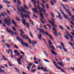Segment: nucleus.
<instances>
[{
  "mask_svg": "<svg viewBox=\"0 0 74 74\" xmlns=\"http://www.w3.org/2000/svg\"><path fill=\"white\" fill-rule=\"evenodd\" d=\"M17 1L18 4H17V5H18L19 6L20 5H22V3H21V2L19 0H17Z\"/></svg>",
  "mask_w": 74,
  "mask_h": 74,
  "instance_id": "obj_18",
  "label": "nucleus"
},
{
  "mask_svg": "<svg viewBox=\"0 0 74 74\" xmlns=\"http://www.w3.org/2000/svg\"><path fill=\"white\" fill-rule=\"evenodd\" d=\"M66 12L68 13V14L69 15V16H70V17H72V14L70 13V11H69V10H66Z\"/></svg>",
  "mask_w": 74,
  "mask_h": 74,
  "instance_id": "obj_10",
  "label": "nucleus"
},
{
  "mask_svg": "<svg viewBox=\"0 0 74 74\" xmlns=\"http://www.w3.org/2000/svg\"><path fill=\"white\" fill-rule=\"evenodd\" d=\"M58 64H59V65H61V66H62V67H63V64L62 63H61V62H58Z\"/></svg>",
  "mask_w": 74,
  "mask_h": 74,
  "instance_id": "obj_20",
  "label": "nucleus"
},
{
  "mask_svg": "<svg viewBox=\"0 0 74 74\" xmlns=\"http://www.w3.org/2000/svg\"><path fill=\"white\" fill-rule=\"evenodd\" d=\"M32 2V3H34V4H36V1L35 0H31Z\"/></svg>",
  "mask_w": 74,
  "mask_h": 74,
  "instance_id": "obj_43",
  "label": "nucleus"
},
{
  "mask_svg": "<svg viewBox=\"0 0 74 74\" xmlns=\"http://www.w3.org/2000/svg\"><path fill=\"white\" fill-rule=\"evenodd\" d=\"M29 34H30L31 37H32V38H33V35H32V33H31V32H30Z\"/></svg>",
  "mask_w": 74,
  "mask_h": 74,
  "instance_id": "obj_57",
  "label": "nucleus"
},
{
  "mask_svg": "<svg viewBox=\"0 0 74 74\" xmlns=\"http://www.w3.org/2000/svg\"><path fill=\"white\" fill-rule=\"evenodd\" d=\"M37 43V42L36 41H33L32 42V44H36Z\"/></svg>",
  "mask_w": 74,
  "mask_h": 74,
  "instance_id": "obj_29",
  "label": "nucleus"
},
{
  "mask_svg": "<svg viewBox=\"0 0 74 74\" xmlns=\"http://www.w3.org/2000/svg\"><path fill=\"white\" fill-rule=\"evenodd\" d=\"M52 29H53V31H54V32H57V30H56V29L55 28H53Z\"/></svg>",
  "mask_w": 74,
  "mask_h": 74,
  "instance_id": "obj_46",
  "label": "nucleus"
},
{
  "mask_svg": "<svg viewBox=\"0 0 74 74\" xmlns=\"http://www.w3.org/2000/svg\"><path fill=\"white\" fill-rule=\"evenodd\" d=\"M63 17L64 18H66V19H67V18L69 17H68V16L67 14H64L63 15Z\"/></svg>",
  "mask_w": 74,
  "mask_h": 74,
  "instance_id": "obj_21",
  "label": "nucleus"
},
{
  "mask_svg": "<svg viewBox=\"0 0 74 74\" xmlns=\"http://www.w3.org/2000/svg\"><path fill=\"white\" fill-rule=\"evenodd\" d=\"M20 34L21 35V37H22L23 38H24V39H26V36H27V37H28V36H27V35H25L24 36L23 35H22V34Z\"/></svg>",
  "mask_w": 74,
  "mask_h": 74,
  "instance_id": "obj_15",
  "label": "nucleus"
},
{
  "mask_svg": "<svg viewBox=\"0 0 74 74\" xmlns=\"http://www.w3.org/2000/svg\"><path fill=\"white\" fill-rule=\"evenodd\" d=\"M26 37V39L27 40H29L28 42L30 44H32V41L29 38V36H25Z\"/></svg>",
  "mask_w": 74,
  "mask_h": 74,
  "instance_id": "obj_14",
  "label": "nucleus"
},
{
  "mask_svg": "<svg viewBox=\"0 0 74 74\" xmlns=\"http://www.w3.org/2000/svg\"><path fill=\"white\" fill-rule=\"evenodd\" d=\"M20 57L21 58V60L22 59V60H23V59H24V58H24V56L22 55V56H20Z\"/></svg>",
  "mask_w": 74,
  "mask_h": 74,
  "instance_id": "obj_50",
  "label": "nucleus"
},
{
  "mask_svg": "<svg viewBox=\"0 0 74 74\" xmlns=\"http://www.w3.org/2000/svg\"><path fill=\"white\" fill-rule=\"evenodd\" d=\"M50 3H51L52 5H54V4H53V2H52V1H50Z\"/></svg>",
  "mask_w": 74,
  "mask_h": 74,
  "instance_id": "obj_56",
  "label": "nucleus"
},
{
  "mask_svg": "<svg viewBox=\"0 0 74 74\" xmlns=\"http://www.w3.org/2000/svg\"><path fill=\"white\" fill-rule=\"evenodd\" d=\"M19 55H20V53H19L18 52L16 53L15 56H19Z\"/></svg>",
  "mask_w": 74,
  "mask_h": 74,
  "instance_id": "obj_34",
  "label": "nucleus"
},
{
  "mask_svg": "<svg viewBox=\"0 0 74 74\" xmlns=\"http://www.w3.org/2000/svg\"><path fill=\"white\" fill-rule=\"evenodd\" d=\"M41 5L42 7H43V8H46V7H45V5H44V4L42 3H41Z\"/></svg>",
  "mask_w": 74,
  "mask_h": 74,
  "instance_id": "obj_45",
  "label": "nucleus"
},
{
  "mask_svg": "<svg viewBox=\"0 0 74 74\" xmlns=\"http://www.w3.org/2000/svg\"><path fill=\"white\" fill-rule=\"evenodd\" d=\"M65 26L67 29H68V30H70V29L69 28V26H68L67 25H66Z\"/></svg>",
  "mask_w": 74,
  "mask_h": 74,
  "instance_id": "obj_53",
  "label": "nucleus"
},
{
  "mask_svg": "<svg viewBox=\"0 0 74 74\" xmlns=\"http://www.w3.org/2000/svg\"><path fill=\"white\" fill-rule=\"evenodd\" d=\"M49 22L51 23L52 25V26L53 27H58V25H55V24L53 23L52 22V21H49Z\"/></svg>",
  "mask_w": 74,
  "mask_h": 74,
  "instance_id": "obj_9",
  "label": "nucleus"
},
{
  "mask_svg": "<svg viewBox=\"0 0 74 74\" xmlns=\"http://www.w3.org/2000/svg\"><path fill=\"white\" fill-rule=\"evenodd\" d=\"M4 22L5 23L8 25V26H10V22H11V20H10V17L8 16L7 17V19L6 18H4Z\"/></svg>",
  "mask_w": 74,
  "mask_h": 74,
  "instance_id": "obj_1",
  "label": "nucleus"
},
{
  "mask_svg": "<svg viewBox=\"0 0 74 74\" xmlns=\"http://www.w3.org/2000/svg\"><path fill=\"white\" fill-rule=\"evenodd\" d=\"M5 45H6L7 48H11V47L10 46V45L9 44H5Z\"/></svg>",
  "mask_w": 74,
  "mask_h": 74,
  "instance_id": "obj_26",
  "label": "nucleus"
},
{
  "mask_svg": "<svg viewBox=\"0 0 74 74\" xmlns=\"http://www.w3.org/2000/svg\"><path fill=\"white\" fill-rule=\"evenodd\" d=\"M24 45H25L27 48H28L29 47V45H28V44L27 43H24Z\"/></svg>",
  "mask_w": 74,
  "mask_h": 74,
  "instance_id": "obj_27",
  "label": "nucleus"
},
{
  "mask_svg": "<svg viewBox=\"0 0 74 74\" xmlns=\"http://www.w3.org/2000/svg\"><path fill=\"white\" fill-rule=\"evenodd\" d=\"M22 21H23V23L24 25H26L27 23L26 22V20L25 19H22Z\"/></svg>",
  "mask_w": 74,
  "mask_h": 74,
  "instance_id": "obj_16",
  "label": "nucleus"
},
{
  "mask_svg": "<svg viewBox=\"0 0 74 74\" xmlns=\"http://www.w3.org/2000/svg\"><path fill=\"white\" fill-rule=\"evenodd\" d=\"M41 10H42V11H44L45 13H46V10L44 8H42Z\"/></svg>",
  "mask_w": 74,
  "mask_h": 74,
  "instance_id": "obj_41",
  "label": "nucleus"
},
{
  "mask_svg": "<svg viewBox=\"0 0 74 74\" xmlns=\"http://www.w3.org/2000/svg\"><path fill=\"white\" fill-rule=\"evenodd\" d=\"M54 36H58V34L56 32H54Z\"/></svg>",
  "mask_w": 74,
  "mask_h": 74,
  "instance_id": "obj_52",
  "label": "nucleus"
},
{
  "mask_svg": "<svg viewBox=\"0 0 74 74\" xmlns=\"http://www.w3.org/2000/svg\"><path fill=\"white\" fill-rule=\"evenodd\" d=\"M45 33L46 34V35L49 36V37L50 38L51 40H53V38L51 34H48V33H47V32H45Z\"/></svg>",
  "mask_w": 74,
  "mask_h": 74,
  "instance_id": "obj_8",
  "label": "nucleus"
},
{
  "mask_svg": "<svg viewBox=\"0 0 74 74\" xmlns=\"http://www.w3.org/2000/svg\"><path fill=\"white\" fill-rule=\"evenodd\" d=\"M21 44H22V45H24V44L25 43L23 42V40H21Z\"/></svg>",
  "mask_w": 74,
  "mask_h": 74,
  "instance_id": "obj_58",
  "label": "nucleus"
},
{
  "mask_svg": "<svg viewBox=\"0 0 74 74\" xmlns=\"http://www.w3.org/2000/svg\"><path fill=\"white\" fill-rule=\"evenodd\" d=\"M43 52L45 55H46L47 57H48V54H47V53H46V52H45L44 51H43Z\"/></svg>",
  "mask_w": 74,
  "mask_h": 74,
  "instance_id": "obj_39",
  "label": "nucleus"
},
{
  "mask_svg": "<svg viewBox=\"0 0 74 74\" xmlns=\"http://www.w3.org/2000/svg\"><path fill=\"white\" fill-rule=\"evenodd\" d=\"M58 16H56V18H58V19H63V18H62V16H61L60 12H58Z\"/></svg>",
  "mask_w": 74,
  "mask_h": 74,
  "instance_id": "obj_6",
  "label": "nucleus"
},
{
  "mask_svg": "<svg viewBox=\"0 0 74 74\" xmlns=\"http://www.w3.org/2000/svg\"><path fill=\"white\" fill-rule=\"evenodd\" d=\"M49 48H51L53 50H54L55 49V47L52 45H49Z\"/></svg>",
  "mask_w": 74,
  "mask_h": 74,
  "instance_id": "obj_24",
  "label": "nucleus"
},
{
  "mask_svg": "<svg viewBox=\"0 0 74 74\" xmlns=\"http://www.w3.org/2000/svg\"><path fill=\"white\" fill-rule=\"evenodd\" d=\"M26 25L27 27H28V28L29 27V23H27Z\"/></svg>",
  "mask_w": 74,
  "mask_h": 74,
  "instance_id": "obj_55",
  "label": "nucleus"
},
{
  "mask_svg": "<svg viewBox=\"0 0 74 74\" xmlns=\"http://www.w3.org/2000/svg\"><path fill=\"white\" fill-rule=\"evenodd\" d=\"M6 11L8 14H9V15H10V11H9V10H7Z\"/></svg>",
  "mask_w": 74,
  "mask_h": 74,
  "instance_id": "obj_48",
  "label": "nucleus"
},
{
  "mask_svg": "<svg viewBox=\"0 0 74 74\" xmlns=\"http://www.w3.org/2000/svg\"><path fill=\"white\" fill-rule=\"evenodd\" d=\"M59 27L60 29H61V30H64V28H63V27H62V26L61 25H59Z\"/></svg>",
  "mask_w": 74,
  "mask_h": 74,
  "instance_id": "obj_28",
  "label": "nucleus"
},
{
  "mask_svg": "<svg viewBox=\"0 0 74 74\" xmlns=\"http://www.w3.org/2000/svg\"><path fill=\"white\" fill-rule=\"evenodd\" d=\"M27 69L28 70H30V67L29 66H27Z\"/></svg>",
  "mask_w": 74,
  "mask_h": 74,
  "instance_id": "obj_64",
  "label": "nucleus"
},
{
  "mask_svg": "<svg viewBox=\"0 0 74 74\" xmlns=\"http://www.w3.org/2000/svg\"><path fill=\"white\" fill-rule=\"evenodd\" d=\"M51 53H52V54H53V55H55L56 56V55H58V54L52 51V50H51Z\"/></svg>",
  "mask_w": 74,
  "mask_h": 74,
  "instance_id": "obj_19",
  "label": "nucleus"
},
{
  "mask_svg": "<svg viewBox=\"0 0 74 74\" xmlns=\"http://www.w3.org/2000/svg\"><path fill=\"white\" fill-rule=\"evenodd\" d=\"M21 58H18V59H17V62L18 63V64H21Z\"/></svg>",
  "mask_w": 74,
  "mask_h": 74,
  "instance_id": "obj_13",
  "label": "nucleus"
},
{
  "mask_svg": "<svg viewBox=\"0 0 74 74\" xmlns=\"http://www.w3.org/2000/svg\"><path fill=\"white\" fill-rule=\"evenodd\" d=\"M52 17H53V18H55V16H54V14H53V13L52 12H51L50 13Z\"/></svg>",
  "mask_w": 74,
  "mask_h": 74,
  "instance_id": "obj_36",
  "label": "nucleus"
},
{
  "mask_svg": "<svg viewBox=\"0 0 74 74\" xmlns=\"http://www.w3.org/2000/svg\"><path fill=\"white\" fill-rule=\"evenodd\" d=\"M20 32L21 33H22V34H24V33H23V30H22V29H20Z\"/></svg>",
  "mask_w": 74,
  "mask_h": 74,
  "instance_id": "obj_40",
  "label": "nucleus"
},
{
  "mask_svg": "<svg viewBox=\"0 0 74 74\" xmlns=\"http://www.w3.org/2000/svg\"><path fill=\"white\" fill-rule=\"evenodd\" d=\"M38 10L40 11V12H39V13H41V12H42V11L41 10V9H40V6H39V5L38 6Z\"/></svg>",
  "mask_w": 74,
  "mask_h": 74,
  "instance_id": "obj_25",
  "label": "nucleus"
},
{
  "mask_svg": "<svg viewBox=\"0 0 74 74\" xmlns=\"http://www.w3.org/2000/svg\"><path fill=\"white\" fill-rule=\"evenodd\" d=\"M39 31L41 33H43L44 34H45V32L44 33V30L43 29H42L40 28L39 29Z\"/></svg>",
  "mask_w": 74,
  "mask_h": 74,
  "instance_id": "obj_12",
  "label": "nucleus"
},
{
  "mask_svg": "<svg viewBox=\"0 0 74 74\" xmlns=\"http://www.w3.org/2000/svg\"><path fill=\"white\" fill-rule=\"evenodd\" d=\"M64 37L66 38V39H67V40H69V38L66 35H65L64 36Z\"/></svg>",
  "mask_w": 74,
  "mask_h": 74,
  "instance_id": "obj_38",
  "label": "nucleus"
},
{
  "mask_svg": "<svg viewBox=\"0 0 74 74\" xmlns=\"http://www.w3.org/2000/svg\"><path fill=\"white\" fill-rule=\"evenodd\" d=\"M21 17L22 18H24V17L25 18H28V19H30V17L27 14H26L25 15V14H23V13L22 12H21Z\"/></svg>",
  "mask_w": 74,
  "mask_h": 74,
  "instance_id": "obj_2",
  "label": "nucleus"
},
{
  "mask_svg": "<svg viewBox=\"0 0 74 74\" xmlns=\"http://www.w3.org/2000/svg\"><path fill=\"white\" fill-rule=\"evenodd\" d=\"M38 70L41 69L42 70H44V67H38Z\"/></svg>",
  "mask_w": 74,
  "mask_h": 74,
  "instance_id": "obj_33",
  "label": "nucleus"
},
{
  "mask_svg": "<svg viewBox=\"0 0 74 74\" xmlns=\"http://www.w3.org/2000/svg\"><path fill=\"white\" fill-rule=\"evenodd\" d=\"M12 29L13 30H14V31H15V32L16 31V28H15V27L14 26L12 27Z\"/></svg>",
  "mask_w": 74,
  "mask_h": 74,
  "instance_id": "obj_49",
  "label": "nucleus"
},
{
  "mask_svg": "<svg viewBox=\"0 0 74 74\" xmlns=\"http://www.w3.org/2000/svg\"><path fill=\"white\" fill-rule=\"evenodd\" d=\"M16 20L17 21H21V20L19 19V18H18V17H16Z\"/></svg>",
  "mask_w": 74,
  "mask_h": 74,
  "instance_id": "obj_35",
  "label": "nucleus"
},
{
  "mask_svg": "<svg viewBox=\"0 0 74 74\" xmlns=\"http://www.w3.org/2000/svg\"><path fill=\"white\" fill-rule=\"evenodd\" d=\"M21 10H22L24 12L26 13V10H24V8H23L22 7H21Z\"/></svg>",
  "mask_w": 74,
  "mask_h": 74,
  "instance_id": "obj_30",
  "label": "nucleus"
},
{
  "mask_svg": "<svg viewBox=\"0 0 74 74\" xmlns=\"http://www.w3.org/2000/svg\"><path fill=\"white\" fill-rule=\"evenodd\" d=\"M70 22L71 23V24H72V25H74V22H73V21H70Z\"/></svg>",
  "mask_w": 74,
  "mask_h": 74,
  "instance_id": "obj_63",
  "label": "nucleus"
},
{
  "mask_svg": "<svg viewBox=\"0 0 74 74\" xmlns=\"http://www.w3.org/2000/svg\"><path fill=\"white\" fill-rule=\"evenodd\" d=\"M56 68L57 69H60V70L63 73H65V71L64 70H63V69H62V68L59 67L58 65H56Z\"/></svg>",
  "mask_w": 74,
  "mask_h": 74,
  "instance_id": "obj_5",
  "label": "nucleus"
},
{
  "mask_svg": "<svg viewBox=\"0 0 74 74\" xmlns=\"http://www.w3.org/2000/svg\"><path fill=\"white\" fill-rule=\"evenodd\" d=\"M3 3H6V4H10V2L7 0H3Z\"/></svg>",
  "mask_w": 74,
  "mask_h": 74,
  "instance_id": "obj_17",
  "label": "nucleus"
},
{
  "mask_svg": "<svg viewBox=\"0 0 74 74\" xmlns=\"http://www.w3.org/2000/svg\"><path fill=\"white\" fill-rule=\"evenodd\" d=\"M60 12L63 15L64 14L63 12V10H61L60 11Z\"/></svg>",
  "mask_w": 74,
  "mask_h": 74,
  "instance_id": "obj_37",
  "label": "nucleus"
},
{
  "mask_svg": "<svg viewBox=\"0 0 74 74\" xmlns=\"http://www.w3.org/2000/svg\"><path fill=\"white\" fill-rule=\"evenodd\" d=\"M14 69L15 70H16L17 72H18V73H19V71H18V69L16 68V67L14 68Z\"/></svg>",
  "mask_w": 74,
  "mask_h": 74,
  "instance_id": "obj_47",
  "label": "nucleus"
},
{
  "mask_svg": "<svg viewBox=\"0 0 74 74\" xmlns=\"http://www.w3.org/2000/svg\"><path fill=\"white\" fill-rule=\"evenodd\" d=\"M24 7L26 9H27V10H29V8L27 7L25 5H24Z\"/></svg>",
  "mask_w": 74,
  "mask_h": 74,
  "instance_id": "obj_54",
  "label": "nucleus"
},
{
  "mask_svg": "<svg viewBox=\"0 0 74 74\" xmlns=\"http://www.w3.org/2000/svg\"><path fill=\"white\" fill-rule=\"evenodd\" d=\"M48 42L49 45H51V44H52V42H51V40H49Z\"/></svg>",
  "mask_w": 74,
  "mask_h": 74,
  "instance_id": "obj_31",
  "label": "nucleus"
},
{
  "mask_svg": "<svg viewBox=\"0 0 74 74\" xmlns=\"http://www.w3.org/2000/svg\"><path fill=\"white\" fill-rule=\"evenodd\" d=\"M32 2V3H34V4H36V1L35 0H31Z\"/></svg>",
  "mask_w": 74,
  "mask_h": 74,
  "instance_id": "obj_42",
  "label": "nucleus"
},
{
  "mask_svg": "<svg viewBox=\"0 0 74 74\" xmlns=\"http://www.w3.org/2000/svg\"><path fill=\"white\" fill-rule=\"evenodd\" d=\"M17 39L19 41H20L22 40V39L18 37V36H17Z\"/></svg>",
  "mask_w": 74,
  "mask_h": 74,
  "instance_id": "obj_32",
  "label": "nucleus"
},
{
  "mask_svg": "<svg viewBox=\"0 0 74 74\" xmlns=\"http://www.w3.org/2000/svg\"><path fill=\"white\" fill-rule=\"evenodd\" d=\"M2 58L3 60H8L7 58H5V56L3 55H2Z\"/></svg>",
  "mask_w": 74,
  "mask_h": 74,
  "instance_id": "obj_23",
  "label": "nucleus"
},
{
  "mask_svg": "<svg viewBox=\"0 0 74 74\" xmlns=\"http://www.w3.org/2000/svg\"><path fill=\"white\" fill-rule=\"evenodd\" d=\"M20 7V5H19V6L18 5H17L16 6V8L17 9H18V10H19V9H20V8H19V7Z\"/></svg>",
  "mask_w": 74,
  "mask_h": 74,
  "instance_id": "obj_62",
  "label": "nucleus"
},
{
  "mask_svg": "<svg viewBox=\"0 0 74 74\" xmlns=\"http://www.w3.org/2000/svg\"><path fill=\"white\" fill-rule=\"evenodd\" d=\"M38 38L39 39V40H41V38L42 37V35L41 34H40V35L38 34Z\"/></svg>",
  "mask_w": 74,
  "mask_h": 74,
  "instance_id": "obj_22",
  "label": "nucleus"
},
{
  "mask_svg": "<svg viewBox=\"0 0 74 74\" xmlns=\"http://www.w3.org/2000/svg\"><path fill=\"white\" fill-rule=\"evenodd\" d=\"M40 15L41 18L40 19L41 22L42 23H45V21H42V20H43L44 19V16H43L42 14V13H40Z\"/></svg>",
  "mask_w": 74,
  "mask_h": 74,
  "instance_id": "obj_4",
  "label": "nucleus"
},
{
  "mask_svg": "<svg viewBox=\"0 0 74 74\" xmlns=\"http://www.w3.org/2000/svg\"><path fill=\"white\" fill-rule=\"evenodd\" d=\"M34 7H35V8H32V9L33 11L35 13V12H36L37 14L38 13V12L37 11V5H36V4H34Z\"/></svg>",
  "mask_w": 74,
  "mask_h": 74,
  "instance_id": "obj_3",
  "label": "nucleus"
},
{
  "mask_svg": "<svg viewBox=\"0 0 74 74\" xmlns=\"http://www.w3.org/2000/svg\"><path fill=\"white\" fill-rule=\"evenodd\" d=\"M43 71H45V72H48V70H47V69L46 68L43 69Z\"/></svg>",
  "mask_w": 74,
  "mask_h": 74,
  "instance_id": "obj_44",
  "label": "nucleus"
},
{
  "mask_svg": "<svg viewBox=\"0 0 74 74\" xmlns=\"http://www.w3.org/2000/svg\"><path fill=\"white\" fill-rule=\"evenodd\" d=\"M61 45L63 47V49L64 50V51H65V52H67V49L65 48L64 47V44L62 42H61Z\"/></svg>",
  "mask_w": 74,
  "mask_h": 74,
  "instance_id": "obj_11",
  "label": "nucleus"
},
{
  "mask_svg": "<svg viewBox=\"0 0 74 74\" xmlns=\"http://www.w3.org/2000/svg\"><path fill=\"white\" fill-rule=\"evenodd\" d=\"M1 16L3 17H5V16H4V14L3 13H1Z\"/></svg>",
  "mask_w": 74,
  "mask_h": 74,
  "instance_id": "obj_59",
  "label": "nucleus"
},
{
  "mask_svg": "<svg viewBox=\"0 0 74 74\" xmlns=\"http://www.w3.org/2000/svg\"><path fill=\"white\" fill-rule=\"evenodd\" d=\"M51 20L53 22V23H55V20L53 19V18H51Z\"/></svg>",
  "mask_w": 74,
  "mask_h": 74,
  "instance_id": "obj_60",
  "label": "nucleus"
},
{
  "mask_svg": "<svg viewBox=\"0 0 74 74\" xmlns=\"http://www.w3.org/2000/svg\"><path fill=\"white\" fill-rule=\"evenodd\" d=\"M46 7L47 9H49V7L48 6V5L47 4H46Z\"/></svg>",
  "mask_w": 74,
  "mask_h": 74,
  "instance_id": "obj_61",
  "label": "nucleus"
},
{
  "mask_svg": "<svg viewBox=\"0 0 74 74\" xmlns=\"http://www.w3.org/2000/svg\"><path fill=\"white\" fill-rule=\"evenodd\" d=\"M6 30L8 32L10 33L11 35H14V32L11 31V30L9 29V28H7Z\"/></svg>",
  "mask_w": 74,
  "mask_h": 74,
  "instance_id": "obj_7",
  "label": "nucleus"
},
{
  "mask_svg": "<svg viewBox=\"0 0 74 74\" xmlns=\"http://www.w3.org/2000/svg\"><path fill=\"white\" fill-rule=\"evenodd\" d=\"M44 61H45V62H48V63H49V60L46 59H44Z\"/></svg>",
  "mask_w": 74,
  "mask_h": 74,
  "instance_id": "obj_51",
  "label": "nucleus"
}]
</instances>
